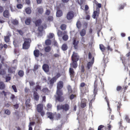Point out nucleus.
<instances>
[{"label": "nucleus", "instance_id": "c85d7f7f", "mask_svg": "<svg viewBox=\"0 0 130 130\" xmlns=\"http://www.w3.org/2000/svg\"><path fill=\"white\" fill-rule=\"evenodd\" d=\"M67 89L68 91V92L69 94L72 93L73 92L71 87L70 85H68L67 87Z\"/></svg>", "mask_w": 130, "mask_h": 130}, {"label": "nucleus", "instance_id": "1a4fd4ad", "mask_svg": "<svg viewBox=\"0 0 130 130\" xmlns=\"http://www.w3.org/2000/svg\"><path fill=\"white\" fill-rule=\"evenodd\" d=\"M47 117L51 120H53L54 118L55 114L51 112H48L47 113Z\"/></svg>", "mask_w": 130, "mask_h": 130}, {"label": "nucleus", "instance_id": "4d7b16f0", "mask_svg": "<svg viewBox=\"0 0 130 130\" xmlns=\"http://www.w3.org/2000/svg\"><path fill=\"white\" fill-rule=\"evenodd\" d=\"M54 35L53 33H50L48 36V38L49 39H51L52 38L54 37Z\"/></svg>", "mask_w": 130, "mask_h": 130}, {"label": "nucleus", "instance_id": "f8f14e48", "mask_svg": "<svg viewBox=\"0 0 130 130\" xmlns=\"http://www.w3.org/2000/svg\"><path fill=\"white\" fill-rule=\"evenodd\" d=\"M33 96L34 99L36 101H38L39 100L40 96L35 91L34 92Z\"/></svg>", "mask_w": 130, "mask_h": 130}, {"label": "nucleus", "instance_id": "4be33fe9", "mask_svg": "<svg viewBox=\"0 0 130 130\" xmlns=\"http://www.w3.org/2000/svg\"><path fill=\"white\" fill-rule=\"evenodd\" d=\"M61 48L63 51H65L67 50L68 48V46L67 44L66 43H64L62 46Z\"/></svg>", "mask_w": 130, "mask_h": 130}, {"label": "nucleus", "instance_id": "864d4df0", "mask_svg": "<svg viewBox=\"0 0 130 130\" xmlns=\"http://www.w3.org/2000/svg\"><path fill=\"white\" fill-rule=\"evenodd\" d=\"M10 92H5L4 91H3L2 92V94L4 95L5 96H6V95L8 94H10Z\"/></svg>", "mask_w": 130, "mask_h": 130}, {"label": "nucleus", "instance_id": "de8ad7c7", "mask_svg": "<svg viewBox=\"0 0 130 130\" xmlns=\"http://www.w3.org/2000/svg\"><path fill=\"white\" fill-rule=\"evenodd\" d=\"M85 42V41L84 38L83 37H82L80 43L82 44H83L84 46L85 45V44H84Z\"/></svg>", "mask_w": 130, "mask_h": 130}, {"label": "nucleus", "instance_id": "423d86ee", "mask_svg": "<svg viewBox=\"0 0 130 130\" xmlns=\"http://www.w3.org/2000/svg\"><path fill=\"white\" fill-rule=\"evenodd\" d=\"M73 68L70 66L69 68V73L70 78L72 80H73L75 74V73Z\"/></svg>", "mask_w": 130, "mask_h": 130}, {"label": "nucleus", "instance_id": "e2e57ef3", "mask_svg": "<svg viewBox=\"0 0 130 130\" xmlns=\"http://www.w3.org/2000/svg\"><path fill=\"white\" fill-rule=\"evenodd\" d=\"M8 72L11 73H13V72L12 68H9L8 69Z\"/></svg>", "mask_w": 130, "mask_h": 130}, {"label": "nucleus", "instance_id": "e433bc0d", "mask_svg": "<svg viewBox=\"0 0 130 130\" xmlns=\"http://www.w3.org/2000/svg\"><path fill=\"white\" fill-rule=\"evenodd\" d=\"M10 40L9 37V36L4 37V41L8 43Z\"/></svg>", "mask_w": 130, "mask_h": 130}, {"label": "nucleus", "instance_id": "09e8293b", "mask_svg": "<svg viewBox=\"0 0 130 130\" xmlns=\"http://www.w3.org/2000/svg\"><path fill=\"white\" fill-rule=\"evenodd\" d=\"M62 124L58 125L56 128V130H61Z\"/></svg>", "mask_w": 130, "mask_h": 130}, {"label": "nucleus", "instance_id": "a878e982", "mask_svg": "<svg viewBox=\"0 0 130 130\" xmlns=\"http://www.w3.org/2000/svg\"><path fill=\"white\" fill-rule=\"evenodd\" d=\"M56 80V78L55 77H53L50 80V84L52 86H53L54 83Z\"/></svg>", "mask_w": 130, "mask_h": 130}, {"label": "nucleus", "instance_id": "393cba45", "mask_svg": "<svg viewBox=\"0 0 130 130\" xmlns=\"http://www.w3.org/2000/svg\"><path fill=\"white\" fill-rule=\"evenodd\" d=\"M37 10L38 13L40 14H42L43 12V9L42 7H40L37 8Z\"/></svg>", "mask_w": 130, "mask_h": 130}, {"label": "nucleus", "instance_id": "bb28decb", "mask_svg": "<svg viewBox=\"0 0 130 130\" xmlns=\"http://www.w3.org/2000/svg\"><path fill=\"white\" fill-rule=\"evenodd\" d=\"M11 22L14 25H17L19 24L18 21L16 19L12 20L11 21Z\"/></svg>", "mask_w": 130, "mask_h": 130}, {"label": "nucleus", "instance_id": "412c9836", "mask_svg": "<svg viewBox=\"0 0 130 130\" xmlns=\"http://www.w3.org/2000/svg\"><path fill=\"white\" fill-rule=\"evenodd\" d=\"M86 33V30L84 29H82L79 32L80 35L82 37L85 36Z\"/></svg>", "mask_w": 130, "mask_h": 130}, {"label": "nucleus", "instance_id": "37998d69", "mask_svg": "<svg viewBox=\"0 0 130 130\" xmlns=\"http://www.w3.org/2000/svg\"><path fill=\"white\" fill-rule=\"evenodd\" d=\"M51 41L49 39H47L45 41V44L46 45H50L51 44Z\"/></svg>", "mask_w": 130, "mask_h": 130}, {"label": "nucleus", "instance_id": "7ed1b4c3", "mask_svg": "<svg viewBox=\"0 0 130 130\" xmlns=\"http://www.w3.org/2000/svg\"><path fill=\"white\" fill-rule=\"evenodd\" d=\"M87 86V84L84 82H82L80 83L79 88L80 91L82 93L84 94L88 92V88Z\"/></svg>", "mask_w": 130, "mask_h": 130}, {"label": "nucleus", "instance_id": "2eb2a0df", "mask_svg": "<svg viewBox=\"0 0 130 130\" xmlns=\"http://www.w3.org/2000/svg\"><path fill=\"white\" fill-rule=\"evenodd\" d=\"M40 52L39 50L36 49L34 51V54L35 57H38L39 56Z\"/></svg>", "mask_w": 130, "mask_h": 130}, {"label": "nucleus", "instance_id": "9d476101", "mask_svg": "<svg viewBox=\"0 0 130 130\" xmlns=\"http://www.w3.org/2000/svg\"><path fill=\"white\" fill-rule=\"evenodd\" d=\"M87 100L85 99H83L80 104V107L82 108H84L86 106Z\"/></svg>", "mask_w": 130, "mask_h": 130}, {"label": "nucleus", "instance_id": "4468645a", "mask_svg": "<svg viewBox=\"0 0 130 130\" xmlns=\"http://www.w3.org/2000/svg\"><path fill=\"white\" fill-rule=\"evenodd\" d=\"M42 91L45 94L48 95L50 91L47 87L44 88L42 90Z\"/></svg>", "mask_w": 130, "mask_h": 130}, {"label": "nucleus", "instance_id": "a211bd4d", "mask_svg": "<svg viewBox=\"0 0 130 130\" xmlns=\"http://www.w3.org/2000/svg\"><path fill=\"white\" fill-rule=\"evenodd\" d=\"M98 92V88H97V84H94V91L93 93L94 95V97H95L96 95L97 94V92Z\"/></svg>", "mask_w": 130, "mask_h": 130}, {"label": "nucleus", "instance_id": "680f3d73", "mask_svg": "<svg viewBox=\"0 0 130 130\" xmlns=\"http://www.w3.org/2000/svg\"><path fill=\"white\" fill-rule=\"evenodd\" d=\"M17 31L19 32V34L21 35H22L24 34L23 32L21 30L18 29L17 30Z\"/></svg>", "mask_w": 130, "mask_h": 130}, {"label": "nucleus", "instance_id": "7c9ffc66", "mask_svg": "<svg viewBox=\"0 0 130 130\" xmlns=\"http://www.w3.org/2000/svg\"><path fill=\"white\" fill-rule=\"evenodd\" d=\"M54 114H55V117L56 120H58L60 118L61 115L59 113H55Z\"/></svg>", "mask_w": 130, "mask_h": 130}, {"label": "nucleus", "instance_id": "3c124183", "mask_svg": "<svg viewBox=\"0 0 130 130\" xmlns=\"http://www.w3.org/2000/svg\"><path fill=\"white\" fill-rule=\"evenodd\" d=\"M125 119L126 121L127 122L129 123H130V119L129 117L127 115H126L125 117Z\"/></svg>", "mask_w": 130, "mask_h": 130}, {"label": "nucleus", "instance_id": "bf43d9fd", "mask_svg": "<svg viewBox=\"0 0 130 130\" xmlns=\"http://www.w3.org/2000/svg\"><path fill=\"white\" fill-rule=\"evenodd\" d=\"M61 76L60 74L59 73H57L56 75L54 77H55V78H56V80H57V79L59 77Z\"/></svg>", "mask_w": 130, "mask_h": 130}, {"label": "nucleus", "instance_id": "2f4dec72", "mask_svg": "<svg viewBox=\"0 0 130 130\" xmlns=\"http://www.w3.org/2000/svg\"><path fill=\"white\" fill-rule=\"evenodd\" d=\"M18 74L20 77H22L24 75V72L23 71L20 70L19 71Z\"/></svg>", "mask_w": 130, "mask_h": 130}, {"label": "nucleus", "instance_id": "58836bf2", "mask_svg": "<svg viewBox=\"0 0 130 130\" xmlns=\"http://www.w3.org/2000/svg\"><path fill=\"white\" fill-rule=\"evenodd\" d=\"M74 13L72 11L69 12L67 14V16H74Z\"/></svg>", "mask_w": 130, "mask_h": 130}, {"label": "nucleus", "instance_id": "a19ab883", "mask_svg": "<svg viewBox=\"0 0 130 130\" xmlns=\"http://www.w3.org/2000/svg\"><path fill=\"white\" fill-rule=\"evenodd\" d=\"M60 28L61 30H64L66 29V25L65 24H62L61 25Z\"/></svg>", "mask_w": 130, "mask_h": 130}, {"label": "nucleus", "instance_id": "13d9d810", "mask_svg": "<svg viewBox=\"0 0 130 130\" xmlns=\"http://www.w3.org/2000/svg\"><path fill=\"white\" fill-rule=\"evenodd\" d=\"M5 113L6 114L9 115L10 114V110L8 109H6L5 111Z\"/></svg>", "mask_w": 130, "mask_h": 130}, {"label": "nucleus", "instance_id": "f03ea898", "mask_svg": "<svg viewBox=\"0 0 130 130\" xmlns=\"http://www.w3.org/2000/svg\"><path fill=\"white\" fill-rule=\"evenodd\" d=\"M79 56L77 53L74 52L71 57V62L70 63V66L75 69L78 66L77 62L79 60Z\"/></svg>", "mask_w": 130, "mask_h": 130}, {"label": "nucleus", "instance_id": "ea45409f", "mask_svg": "<svg viewBox=\"0 0 130 130\" xmlns=\"http://www.w3.org/2000/svg\"><path fill=\"white\" fill-rule=\"evenodd\" d=\"M10 98L12 102H14V99L16 98V97L14 94H11Z\"/></svg>", "mask_w": 130, "mask_h": 130}, {"label": "nucleus", "instance_id": "603ef678", "mask_svg": "<svg viewBox=\"0 0 130 130\" xmlns=\"http://www.w3.org/2000/svg\"><path fill=\"white\" fill-rule=\"evenodd\" d=\"M12 88L15 92H17V90L16 87L15 85H13L12 86Z\"/></svg>", "mask_w": 130, "mask_h": 130}, {"label": "nucleus", "instance_id": "0eeeda50", "mask_svg": "<svg viewBox=\"0 0 130 130\" xmlns=\"http://www.w3.org/2000/svg\"><path fill=\"white\" fill-rule=\"evenodd\" d=\"M42 68L43 69L45 72H47L49 71V66L47 64H44L42 66Z\"/></svg>", "mask_w": 130, "mask_h": 130}, {"label": "nucleus", "instance_id": "dca6fc26", "mask_svg": "<svg viewBox=\"0 0 130 130\" xmlns=\"http://www.w3.org/2000/svg\"><path fill=\"white\" fill-rule=\"evenodd\" d=\"M94 58H93L91 60V62L90 61L89 62L87 63V68L88 69H90V67L92 66L94 62Z\"/></svg>", "mask_w": 130, "mask_h": 130}, {"label": "nucleus", "instance_id": "338daca9", "mask_svg": "<svg viewBox=\"0 0 130 130\" xmlns=\"http://www.w3.org/2000/svg\"><path fill=\"white\" fill-rule=\"evenodd\" d=\"M107 50L108 51H112V49L111 48V47L110 46L108 45L107 46Z\"/></svg>", "mask_w": 130, "mask_h": 130}, {"label": "nucleus", "instance_id": "a18cd8bd", "mask_svg": "<svg viewBox=\"0 0 130 130\" xmlns=\"http://www.w3.org/2000/svg\"><path fill=\"white\" fill-rule=\"evenodd\" d=\"M76 96L75 94H72L70 95L69 98L70 100H72L74 98H76Z\"/></svg>", "mask_w": 130, "mask_h": 130}, {"label": "nucleus", "instance_id": "ddd939ff", "mask_svg": "<svg viewBox=\"0 0 130 130\" xmlns=\"http://www.w3.org/2000/svg\"><path fill=\"white\" fill-rule=\"evenodd\" d=\"M57 53H55L53 55V57L54 58H59L61 56V54L60 52V50L59 49H58L57 50Z\"/></svg>", "mask_w": 130, "mask_h": 130}, {"label": "nucleus", "instance_id": "39448f33", "mask_svg": "<svg viewBox=\"0 0 130 130\" xmlns=\"http://www.w3.org/2000/svg\"><path fill=\"white\" fill-rule=\"evenodd\" d=\"M57 110H59L62 109L63 110L67 111L69 110L70 109L69 105L67 103H66L63 105H58L57 106Z\"/></svg>", "mask_w": 130, "mask_h": 130}, {"label": "nucleus", "instance_id": "9b49d317", "mask_svg": "<svg viewBox=\"0 0 130 130\" xmlns=\"http://www.w3.org/2000/svg\"><path fill=\"white\" fill-rule=\"evenodd\" d=\"M63 40L64 41H67L69 38V36L67 35V32L66 31H64L63 35L62 37Z\"/></svg>", "mask_w": 130, "mask_h": 130}, {"label": "nucleus", "instance_id": "f704fd0d", "mask_svg": "<svg viewBox=\"0 0 130 130\" xmlns=\"http://www.w3.org/2000/svg\"><path fill=\"white\" fill-rule=\"evenodd\" d=\"M6 73V71L5 69H2L0 70V75H3Z\"/></svg>", "mask_w": 130, "mask_h": 130}, {"label": "nucleus", "instance_id": "72a5a7b5", "mask_svg": "<svg viewBox=\"0 0 130 130\" xmlns=\"http://www.w3.org/2000/svg\"><path fill=\"white\" fill-rule=\"evenodd\" d=\"M51 47L50 46H47L46 47L44 48V51L47 52H48L51 51Z\"/></svg>", "mask_w": 130, "mask_h": 130}, {"label": "nucleus", "instance_id": "b1692460", "mask_svg": "<svg viewBox=\"0 0 130 130\" xmlns=\"http://www.w3.org/2000/svg\"><path fill=\"white\" fill-rule=\"evenodd\" d=\"M42 21L41 19H39L36 20L35 22L36 26H39L41 24Z\"/></svg>", "mask_w": 130, "mask_h": 130}, {"label": "nucleus", "instance_id": "8fccbe9b", "mask_svg": "<svg viewBox=\"0 0 130 130\" xmlns=\"http://www.w3.org/2000/svg\"><path fill=\"white\" fill-rule=\"evenodd\" d=\"M23 7L22 4H17V8L18 9H21Z\"/></svg>", "mask_w": 130, "mask_h": 130}, {"label": "nucleus", "instance_id": "473e14b6", "mask_svg": "<svg viewBox=\"0 0 130 130\" xmlns=\"http://www.w3.org/2000/svg\"><path fill=\"white\" fill-rule=\"evenodd\" d=\"M26 13L28 14H30L31 12V10L29 7H27L25 9Z\"/></svg>", "mask_w": 130, "mask_h": 130}, {"label": "nucleus", "instance_id": "774afa93", "mask_svg": "<svg viewBox=\"0 0 130 130\" xmlns=\"http://www.w3.org/2000/svg\"><path fill=\"white\" fill-rule=\"evenodd\" d=\"M122 89V87L120 86H118L117 87L116 90L117 91H119Z\"/></svg>", "mask_w": 130, "mask_h": 130}, {"label": "nucleus", "instance_id": "4c0bfd02", "mask_svg": "<svg viewBox=\"0 0 130 130\" xmlns=\"http://www.w3.org/2000/svg\"><path fill=\"white\" fill-rule=\"evenodd\" d=\"M5 88V85L3 82H0V89H3Z\"/></svg>", "mask_w": 130, "mask_h": 130}, {"label": "nucleus", "instance_id": "aec40b11", "mask_svg": "<svg viewBox=\"0 0 130 130\" xmlns=\"http://www.w3.org/2000/svg\"><path fill=\"white\" fill-rule=\"evenodd\" d=\"M99 8H96V10L94 11L93 16H98L99 15Z\"/></svg>", "mask_w": 130, "mask_h": 130}, {"label": "nucleus", "instance_id": "5701e85b", "mask_svg": "<svg viewBox=\"0 0 130 130\" xmlns=\"http://www.w3.org/2000/svg\"><path fill=\"white\" fill-rule=\"evenodd\" d=\"M30 100L29 99H27L25 102V104L26 106L28 108L30 107L31 106L30 104Z\"/></svg>", "mask_w": 130, "mask_h": 130}, {"label": "nucleus", "instance_id": "20e7f679", "mask_svg": "<svg viewBox=\"0 0 130 130\" xmlns=\"http://www.w3.org/2000/svg\"><path fill=\"white\" fill-rule=\"evenodd\" d=\"M24 42L22 45V48L24 50L28 49L30 46L31 40L30 39L25 38L24 40Z\"/></svg>", "mask_w": 130, "mask_h": 130}, {"label": "nucleus", "instance_id": "0e129e2a", "mask_svg": "<svg viewBox=\"0 0 130 130\" xmlns=\"http://www.w3.org/2000/svg\"><path fill=\"white\" fill-rule=\"evenodd\" d=\"M50 13V11L49 10L47 9L45 12V14L46 15H49Z\"/></svg>", "mask_w": 130, "mask_h": 130}, {"label": "nucleus", "instance_id": "69168bd1", "mask_svg": "<svg viewBox=\"0 0 130 130\" xmlns=\"http://www.w3.org/2000/svg\"><path fill=\"white\" fill-rule=\"evenodd\" d=\"M104 127V126L102 125H101L99 126L98 128V130H103L102 129Z\"/></svg>", "mask_w": 130, "mask_h": 130}, {"label": "nucleus", "instance_id": "f257e3e1", "mask_svg": "<svg viewBox=\"0 0 130 130\" xmlns=\"http://www.w3.org/2000/svg\"><path fill=\"white\" fill-rule=\"evenodd\" d=\"M63 86V83L62 81H59L57 84V95L55 97L56 100L60 102H62L64 100L63 97L62 96L63 93L61 90Z\"/></svg>", "mask_w": 130, "mask_h": 130}, {"label": "nucleus", "instance_id": "79ce46f5", "mask_svg": "<svg viewBox=\"0 0 130 130\" xmlns=\"http://www.w3.org/2000/svg\"><path fill=\"white\" fill-rule=\"evenodd\" d=\"M64 31L62 32L60 30H58L57 32L58 35L59 36H61L63 35Z\"/></svg>", "mask_w": 130, "mask_h": 130}, {"label": "nucleus", "instance_id": "5fc2aeb1", "mask_svg": "<svg viewBox=\"0 0 130 130\" xmlns=\"http://www.w3.org/2000/svg\"><path fill=\"white\" fill-rule=\"evenodd\" d=\"M35 89L36 91H38V89L40 90L41 89V86L39 85H36L35 88Z\"/></svg>", "mask_w": 130, "mask_h": 130}, {"label": "nucleus", "instance_id": "f3484780", "mask_svg": "<svg viewBox=\"0 0 130 130\" xmlns=\"http://www.w3.org/2000/svg\"><path fill=\"white\" fill-rule=\"evenodd\" d=\"M43 109V106L42 105L39 104L37 105V109L38 112H41V111Z\"/></svg>", "mask_w": 130, "mask_h": 130}, {"label": "nucleus", "instance_id": "49530a36", "mask_svg": "<svg viewBox=\"0 0 130 130\" xmlns=\"http://www.w3.org/2000/svg\"><path fill=\"white\" fill-rule=\"evenodd\" d=\"M31 22V20L30 19H27L25 21V23L27 25H29Z\"/></svg>", "mask_w": 130, "mask_h": 130}, {"label": "nucleus", "instance_id": "c03bdc74", "mask_svg": "<svg viewBox=\"0 0 130 130\" xmlns=\"http://www.w3.org/2000/svg\"><path fill=\"white\" fill-rule=\"evenodd\" d=\"M76 25L77 28L78 29L80 28L81 26V23L79 21H78L77 22Z\"/></svg>", "mask_w": 130, "mask_h": 130}, {"label": "nucleus", "instance_id": "cd10ccee", "mask_svg": "<svg viewBox=\"0 0 130 130\" xmlns=\"http://www.w3.org/2000/svg\"><path fill=\"white\" fill-rule=\"evenodd\" d=\"M63 13L62 11L61 10H58L56 13V16H61L62 15Z\"/></svg>", "mask_w": 130, "mask_h": 130}, {"label": "nucleus", "instance_id": "c756f323", "mask_svg": "<svg viewBox=\"0 0 130 130\" xmlns=\"http://www.w3.org/2000/svg\"><path fill=\"white\" fill-rule=\"evenodd\" d=\"M3 15L4 16H8L10 15V13L8 10H6L4 12Z\"/></svg>", "mask_w": 130, "mask_h": 130}, {"label": "nucleus", "instance_id": "6e6d98bb", "mask_svg": "<svg viewBox=\"0 0 130 130\" xmlns=\"http://www.w3.org/2000/svg\"><path fill=\"white\" fill-rule=\"evenodd\" d=\"M5 22V19L3 17H0V23H2Z\"/></svg>", "mask_w": 130, "mask_h": 130}, {"label": "nucleus", "instance_id": "6e6552de", "mask_svg": "<svg viewBox=\"0 0 130 130\" xmlns=\"http://www.w3.org/2000/svg\"><path fill=\"white\" fill-rule=\"evenodd\" d=\"M73 47L74 48L76 49L78 47V44L79 42L78 41H76V38H73Z\"/></svg>", "mask_w": 130, "mask_h": 130}, {"label": "nucleus", "instance_id": "052dcab7", "mask_svg": "<svg viewBox=\"0 0 130 130\" xmlns=\"http://www.w3.org/2000/svg\"><path fill=\"white\" fill-rule=\"evenodd\" d=\"M81 71L82 73H84L85 71L84 67L83 65H82L81 67Z\"/></svg>", "mask_w": 130, "mask_h": 130}, {"label": "nucleus", "instance_id": "c9c22d12", "mask_svg": "<svg viewBox=\"0 0 130 130\" xmlns=\"http://www.w3.org/2000/svg\"><path fill=\"white\" fill-rule=\"evenodd\" d=\"M121 105H122L120 103H118V104L117 106V111L119 113L120 112V109Z\"/></svg>", "mask_w": 130, "mask_h": 130}, {"label": "nucleus", "instance_id": "6ab92c4d", "mask_svg": "<svg viewBox=\"0 0 130 130\" xmlns=\"http://www.w3.org/2000/svg\"><path fill=\"white\" fill-rule=\"evenodd\" d=\"M99 48L101 51L103 53L106 50V47L102 44L99 45Z\"/></svg>", "mask_w": 130, "mask_h": 130}]
</instances>
